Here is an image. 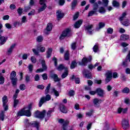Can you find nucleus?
Masks as SVG:
<instances>
[{"instance_id": "obj_1", "label": "nucleus", "mask_w": 130, "mask_h": 130, "mask_svg": "<svg viewBox=\"0 0 130 130\" xmlns=\"http://www.w3.org/2000/svg\"><path fill=\"white\" fill-rule=\"evenodd\" d=\"M52 112H54V109H52L51 110H49L47 113V114L45 115L46 113V111L45 110H43L42 112H39V111H37L35 113V117H36L37 118H41V119H42L44 118L45 119V121H47L48 119H49V118L51 116V113Z\"/></svg>"}, {"instance_id": "obj_2", "label": "nucleus", "mask_w": 130, "mask_h": 130, "mask_svg": "<svg viewBox=\"0 0 130 130\" xmlns=\"http://www.w3.org/2000/svg\"><path fill=\"white\" fill-rule=\"evenodd\" d=\"M16 76H17V73H16L15 71H12L10 74V79L11 81L13 87H16L17 86L18 78L16 77Z\"/></svg>"}, {"instance_id": "obj_3", "label": "nucleus", "mask_w": 130, "mask_h": 130, "mask_svg": "<svg viewBox=\"0 0 130 130\" xmlns=\"http://www.w3.org/2000/svg\"><path fill=\"white\" fill-rule=\"evenodd\" d=\"M51 100V96L49 94H47L46 96H43L41 98L39 102V106L41 107L42 105H43L44 103H45L46 101H49V100Z\"/></svg>"}, {"instance_id": "obj_4", "label": "nucleus", "mask_w": 130, "mask_h": 130, "mask_svg": "<svg viewBox=\"0 0 130 130\" xmlns=\"http://www.w3.org/2000/svg\"><path fill=\"white\" fill-rule=\"evenodd\" d=\"M45 2H46V0H40L39 4L42 6L38 10V13L39 14L41 13V12H43L46 9L47 6L45 4Z\"/></svg>"}, {"instance_id": "obj_5", "label": "nucleus", "mask_w": 130, "mask_h": 130, "mask_svg": "<svg viewBox=\"0 0 130 130\" xmlns=\"http://www.w3.org/2000/svg\"><path fill=\"white\" fill-rule=\"evenodd\" d=\"M71 33V30L69 28L66 29L65 30H64L61 35H60L59 38L60 40H62V39H64V38L69 37L70 36V34Z\"/></svg>"}, {"instance_id": "obj_6", "label": "nucleus", "mask_w": 130, "mask_h": 130, "mask_svg": "<svg viewBox=\"0 0 130 130\" xmlns=\"http://www.w3.org/2000/svg\"><path fill=\"white\" fill-rule=\"evenodd\" d=\"M3 100V105L4 108V110L7 111L8 109V96L6 95H4L2 99Z\"/></svg>"}, {"instance_id": "obj_7", "label": "nucleus", "mask_w": 130, "mask_h": 130, "mask_svg": "<svg viewBox=\"0 0 130 130\" xmlns=\"http://www.w3.org/2000/svg\"><path fill=\"white\" fill-rule=\"evenodd\" d=\"M121 124L123 129H127L129 127V123H128V119H123Z\"/></svg>"}, {"instance_id": "obj_8", "label": "nucleus", "mask_w": 130, "mask_h": 130, "mask_svg": "<svg viewBox=\"0 0 130 130\" xmlns=\"http://www.w3.org/2000/svg\"><path fill=\"white\" fill-rule=\"evenodd\" d=\"M128 62H130V51H129L128 54L126 56V59L123 61L122 65L124 68H126L128 66Z\"/></svg>"}, {"instance_id": "obj_9", "label": "nucleus", "mask_w": 130, "mask_h": 130, "mask_svg": "<svg viewBox=\"0 0 130 130\" xmlns=\"http://www.w3.org/2000/svg\"><path fill=\"white\" fill-rule=\"evenodd\" d=\"M107 77L105 80V84L109 83L112 79V72L111 71H108L106 73Z\"/></svg>"}, {"instance_id": "obj_10", "label": "nucleus", "mask_w": 130, "mask_h": 130, "mask_svg": "<svg viewBox=\"0 0 130 130\" xmlns=\"http://www.w3.org/2000/svg\"><path fill=\"white\" fill-rule=\"evenodd\" d=\"M82 74L86 79H92V74H91L89 70L84 69L82 72Z\"/></svg>"}, {"instance_id": "obj_11", "label": "nucleus", "mask_w": 130, "mask_h": 130, "mask_svg": "<svg viewBox=\"0 0 130 130\" xmlns=\"http://www.w3.org/2000/svg\"><path fill=\"white\" fill-rule=\"evenodd\" d=\"M58 121L59 123H63V130H68L67 125H68L70 122L69 121H64V119H59Z\"/></svg>"}, {"instance_id": "obj_12", "label": "nucleus", "mask_w": 130, "mask_h": 130, "mask_svg": "<svg viewBox=\"0 0 130 130\" xmlns=\"http://www.w3.org/2000/svg\"><path fill=\"white\" fill-rule=\"evenodd\" d=\"M93 26L94 25H93V24H89L85 27V30H86L87 34L92 35L93 33V30H92V28H93Z\"/></svg>"}, {"instance_id": "obj_13", "label": "nucleus", "mask_w": 130, "mask_h": 130, "mask_svg": "<svg viewBox=\"0 0 130 130\" xmlns=\"http://www.w3.org/2000/svg\"><path fill=\"white\" fill-rule=\"evenodd\" d=\"M91 60H92L91 58H90V60H89V59H88V58H87L86 57H84L82 59L81 62H79V66H87V63H88V62H89V61H91Z\"/></svg>"}, {"instance_id": "obj_14", "label": "nucleus", "mask_w": 130, "mask_h": 130, "mask_svg": "<svg viewBox=\"0 0 130 130\" xmlns=\"http://www.w3.org/2000/svg\"><path fill=\"white\" fill-rule=\"evenodd\" d=\"M59 109L62 113H68V109H67L66 106L62 104H60L59 105Z\"/></svg>"}, {"instance_id": "obj_15", "label": "nucleus", "mask_w": 130, "mask_h": 130, "mask_svg": "<svg viewBox=\"0 0 130 130\" xmlns=\"http://www.w3.org/2000/svg\"><path fill=\"white\" fill-rule=\"evenodd\" d=\"M31 109H32V105H29L27 107V110H24V115H25V116H31Z\"/></svg>"}, {"instance_id": "obj_16", "label": "nucleus", "mask_w": 130, "mask_h": 130, "mask_svg": "<svg viewBox=\"0 0 130 130\" xmlns=\"http://www.w3.org/2000/svg\"><path fill=\"white\" fill-rule=\"evenodd\" d=\"M102 102V100H101V99H99L97 98L93 99V104L95 107H99L100 103H101Z\"/></svg>"}, {"instance_id": "obj_17", "label": "nucleus", "mask_w": 130, "mask_h": 130, "mask_svg": "<svg viewBox=\"0 0 130 130\" xmlns=\"http://www.w3.org/2000/svg\"><path fill=\"white\" fill-rule=\"evenodd\" d=\"M96 93L100 97H103L104 96V90L102 89L99 88L96 89Z\"/></svg>"}, {"instance_id": "obj_18", "label": "nucleus", "mask_w": 130, "mask_h": 130, "mask_svg": "<svg viewBox=\"0 0 130 130\" xmlns=\"http://www.w3.org/2000/svg\"><path fill=\"white\" fill-rule=\"evenodd\" d=\"M39 61L42 64V69L43 70L44 72V71H46L47 70V66H46V64L45 63V60L43 59H40Z\"/></svg>"}, {"instance_id": "obj_19", "label": "nucleus", "mask_w": 130, "mask_h": 130, "mask_svg": "<svg viewBox=\"0 0 130 130\" xmlns=\"http://www.w3.org/2000/svg\"><path fill=\"white\" fill-rule=\"evenodd\" d=\"M50 77L55 82H59L60 81V79L58 78V76H57V74H51Z\"/></svg>"}, {"instance_id": "obj_20", "label": "nucleus", "mask_w": 130, "mask_h": 130, "mask_svg": "<svg viewBox=\"0 0 130 130\" xmlns=\"http://www.w3.org/2000/svg\"><path fill=\"white\" fill-rule=\"evenodd\" d=\"M82 24H83V20H79L74 24V28H75L76 29H78L79 27H81V25H82Z\"/></svg>"}, {"instance_id": "obj_21", "label": "nucleus", "mask_w": 130, "mask_h": 130, "mask_svg": "<svg viewBox=\"0 0 130 130\" xmlns=\"http://www.w3.org/2000/svg\"><path fill=\"white\" fill-rule=\"evenodd\" d=\"M56 15L57 18L58 20H61V19H62L63 18V16H64V14L63 13H61V11L58 10L56 12Z\"/></svg>"}, {"instance_id": "obj_22", "label": "nucleus", "mask_w": 130, "mask_h": 130, "mask_svg": "<svg viewBox=\"0 0 130 130\" xmlns=\"http://www.w3.org/2000/svg\"><path fill=\"white\" fill-rule=\"evenodd\" d=\"M120 39L123 41H126V40H128V39H129V36L125 34H122L120 36Z\"/></svg>"}, {"instance_id": "obj_23", "label": "nucleus", "mask_w": 130, "mask_h": 130, "mask_svg": "<svg viewBox=\"0 0 130 130\" xmlns=\"http://www.w3.org/2000/svg\"><path fill=\"white\" fill-rule=\"evenodd\" d=\"M78 6V0H73L71 3V10H74Z\"/></svg>"}, {"instance_id": "obj_24", "label": "nucleus", "mask_w": 130, "mask_h": 130, "mask_svg": "<svg viewBox=\"0 0 130 130\" xmlns=\"http://www.w3.org/2000/svg\"><path fill=\"white\" fill-rule=\"evenodd\" d=\"M0 42L1 45H3L4 43L7 42V39H6V37L0 35Z\"/></svg>"}, {"instance_id": "obj_25", "label": "nucleus", "mask_w": 130, "mask_h": 130, "mask_svg": "<svg viewBox=\"0 0 130 130\" xmlns=\"http://www.w3.org/2000/svg\"><path fill=\"white\" fill-rule=\"evenodd\" d=\"M68 75H69L68 70V68H66L64 72L61 76V78L64 79V78L68 77Z\"/></svg>"}, {"instance_id": "obj_26", "label": "nucleus", "mask_w": 130, "mask_h": 130, "mask_svg": "<svg viewBox=\"0 0 130 130\" xmlns=\"http://www.w3.org/2000/svg\"><path fill=\"white\" fill-rule=\"evenodd\" d=\"M126 15H127L126 12H123L121 16L119 18V21H120V22H122V21H123V20H124V19H125V18L126 17Z\"/></svg>"}, {"instance_id": "obj_27", "label": "nucleus", "mask_w": 130, "mask_h": 130, "mask_svg": "<svg viewBox=\"0 0 130 130\" xmlns=\"http://www.w3.org/2000/svg\"><path fill=\"white\" fill-rule=\"evenodd\" d=\"M15 46H16V44H13L12 45H11L10 46V48L8 49V54L10 55L11 54V53H12V52H13V49H14V48H15Z\"/></svg>"}, {"instance_id": "obj_28", "label": "nucleus", "mask_w": 130, "mask_h": 130, "mask_svg": "<svg viewBox=\"0 0 130 130\" xmlns=\"http://www.w3.org/2000/svg\"><path fill=\"white\" fill-rule=\"evenodd\" d=\"M64 59L65 60H69L70 59V52L66 51L64 54Z\"/></svg>"}, {"instance_id": "obj_29", "label": "nucleus", "mask_w": 130, "mask_h": 130, "mask_svg": "<svg viewBox=\"0 0 130 130\" xmlns=\"http://www.w3.org/2000/svg\"><path fill=\"white\" fill-rule=\"evenodd\" d=\"M66 69H67V68L64 67L63 64H60L57 67V71H62V70H66Z\"/></svg>"}, {"instance_id": "obj_30", "label": "nucleus", "mask_w": 130, "mask_h": 130, "mask_svg": "<svg viewBox=\"0 0 130 130\" xmlns=\"http://www.w3.org/2000/svg\"><path fill=\"white\" fill-rule=\"evenodd\" d=\"M71 80H75L76 84H80V78H76L75 75H73L72 77L71 78Z\"/></svg>"}, {"instance_id": "obj_31", "label": "nucleus", "mask_w": 130, "mask_h": 130, "mask_svg": "<svg viewBox=\"0 0 130 130\" xmlns=\"http://www.w3.org/2000/svg\"><path fill=\"white\" fill-rule=\"evenodd\" d=\"M51 53H52V49L49 48L47 52V58H49L51 56Z\"/></svg>"}, {"instance_id": "obj_32", "label": "nucleus", "mask_w": 130, "mask_h": 130, "mask_svg": "<svg viewBox=\"0 0 130 130\" xmlns=\"http://www.w3.org/2000/svg\"><path fill=\"white\" fill-rule=\"evenodd\" d=\"M50 86H51V84L49 83L48 84L46 88V89L45 90V94L46 95H47L48 93H49V90L50 89Z\"/></svg>"}, {"instance_id": "obj_33", "label": "nucleus", "mask_w": 130, "mask_h": 130, "mask_svg": "<svg viewBox=\"0 0 130 130\" xmlns=\"http://www.w3.org/2000/svg\"><path fill=\"white\" fill-rule=\"evenodd\" d=\"M38 50H39L40 49V51L41 52H45V47H42L40 45H39V46H37V47Z\"/></svg>"}, {"instance_id": "obj_34", "label": "nucleus", "mask_w": 130, "mask_h": 130, "mask_svg": "<svg viewBox=\"0 0 130 130\" xmlns=\"http://www.w3.org/2000/svg\"><path fill=\"white\" fill-rule=\"evenodd\" d=\"M126 111H127V109H122L121 108L118 109V112L119 113H121V112H122V113H126Z\"/></svg>"}, {"instance_id": "obj_35", "label": "nucleus", "mask_w": 130, "mask_h": 130, "mask_svg": "<svg viewBox=\"0 0 130 130\" xmlns=\"http://www.w3.org/2000/svg\"><path fill=\"white\" fill-rule=\"evenodd\" d=\"M122 25H123V26H125L126 27H127V26H129V21L128 20V19H126V20L125 21H121V22Z\"/></svg>"}, {"instance_id": "obj_36", "label": "nucleus", "mask_w": 130, "mask_h": 130, "mask_svg": "<svg viewBox=\"0 0 130 130\" xmlns=\"http://www.w3.org/2000/svg\"><path fill=\"white\" fill-rule=\"evenodd\" d=\"M76 67H77V62L75 60H73L71 62V69L72 70L75 69V68H76Z\"/></svg>"}, {"instance_id": "obj_37", "label": "nucleus", "mask_w": 130, "mask_h": 130, "mask_svg": "<svg viewBox=\"0 0 130 130\" xmlns=\"http://www.w3.org/2000/svg\"><path fill=\"white\" fill-rule=\"evenodd\" d=\"M5 83V77H3V74L0 73V85H3Z\"/></svg>"}, {"instance_id": "obj_38", "label": "nucleus", "mask_w": 130, "mask_h": 130, "mask_svg": "<svg viewBox=\"0 0 130 130\" xmlns=\"http://www.w3.org/2000/svg\"><path fill=\"white\" fill-rule=\"evenodd\" d=\"M99 27L96 28V30H99L100 29H102L104 27H105V23L104 22H101L99 23Z\"/></svg>"}, {"instance_id": "obj_39", "label": "nucleus", "mask_w": 130, "mask_h": 130, "mask_svg": "<svg viewBox=\"0 0 130 130\" xmlns=\"http://www.w3.org/2000/svg\"><path fill=\"white\" fill-rule=\"evenodd\" d=\"M47 31H51L52 30V24L51 23H48L46 27Z\"/></svg>"}, {"instance_id": "obj_40", "label": "nucleus", "mask_w": 130, "mask_h": 130, "mask_svg": "<svg viewBox=\"0 0 130 130\" xmlns=\"http://www.w3.org/2000/svg\"><path fill=\"white\" fill-rule=\"evenodd\" d=\"M23 115H25V112L24 109L20 110L17 113V116H23Z\"/></svg>"}, {"instance_id": "obj_41", "label": "nucleus", "mask_w": 130, "mask_h": 130, "mask_svg": "<svg viewBox=\"0 0 130 130\" xmlns=\"http://www.w3.org/2000/svg\"><path fill=\"white\" fill-rule=\"evenodd\" d=\"M19 102H20V101H19V100H14L13 107H14V108H16V107H17V106L18 105V104H19Z\"/></svg>"}, {"instance_id": "obj_42", "label": "nucleus", "mask_w": 130, "mask_h": 130, "mask_svg": "<svg viewBox=\"0 0 130 130\" xmlns=\"http://www.w3.org/2000/svg\"><path fill=\"white\" fill-rule=\"evenodd\" d=\"M112 5L113 7H115V8H118V7H119V3L116 1H113Z\"/></svg>"}, {"instance_id": "obj_43", "label": "nucleus", "mask_w": 130, "mask_h": 130, "mask_svg": "<svg viewBox=\"0 0 130 130\" xmlns=\"http://www.w3.org/2000/svg\"><path fill=\"white\" fill-rule=\"evenodd\" d=\"M96 13H97V11L93 10L88 13V17H91L92 16H93V15H95V14H96Z\"/></svg>"}, {"instance_id": "obj_44", "label": "nucleus", "mask_w": 130, "mask_h": 130, "mask_svg": "<svg viewBox=\"0 0 130 130\" xmlns=\"http://www.w3.org/2000/svg\"><path fill=\"white\" fill-rule=\"evenodd\" d=\"M93 50L94 52H97L99 50V45L95 44L93 47Z\"/></svg>"}, {"instance_id": "obj_45", "label": "nucleus", "mask_w": 130, "mask_h": 130, "mask_svg": "<svg viewBox=\"0 0 130 130\" xmlns=\"http://www.w3.org/2000/svg\"><path fill=\"white\" fill-rule=\"evenodd\" d=\"M71 48L72 49H73V50H76V49L77 48V43H72L71 44Z\"/></svg>"}, {"instance_id": "obj_46", "label": "nucleus", "mask_w": 130, "mask_h": 130, "mask_svg": "<svg viewBox=\"0 0 130 130\" xmlns=\"http://www.w3.org/2000/svg\"><path fill=\"white\" fill-rule=\"evenodd\" d=\"M122 93H125L126 94H128L129 93V88L127 87H125L122 90Z\"/></svg>"}, {"instance_id": "obj_47", "label": "nucleus", "mask_w": 130, "mask_h": 130, "mask_svg": "<svg viewBox=\"0 0 130 130\" xmlns=\"http://www.w3.org/2000/svg\"><path fill=\"white\" fill-rule=\"evenodd\" d=\"M105 12H106V10H105V8H104V7H101L100 8L99 13H100L101 14H104Z\"/></svg>"}, {"instance_id": "obj_48", "label": "nucleus", "mask_w": 130, "mask_h": 130, "mask_svg": "<svg viewBox=\"0 0 130 130\" xmlns=\"http://www.w3.org/2000/svg\"><path fill=\"white\" fill-rule=\"evenodd\" d=\"M36 40L37 42H42V41H43V37L41 36H39L37 38Z\"/></svg>"}, {"instance_id": "obj_49", "label": "nucleus", "mask_w": 130, "mask_h": 130, "mask_svg": "<svg viewBox=\"0 0 130 130\" xmlns=\"http://www.w3.org/2000/svg\"><path fill=\"white\" fill-rule=\"evenodd\" d=\"M34 67L33 66L32 64H29L28 66V69L29 70V73H32V72H33V69H34Z\"/></svg>"}, {"instance_id": "obj_50", "label": "nucleus", "mask_w": 130, "mask_h": 130, "mask_svg": "<svg viewBox=\"0 0 130 130\" xmlns=\"http://www.w3.org/2000/svg\"><path fill=\"white\" fill-rule=\"evenodd\" d=\"M99 6L97 3H94L93 4V10L97 12V10H98V7Z\"/></svg>"}, {"instance_id": "obj_51", "label": "nucleus", "mask_w": 130, "mask_h": 130, "mask_svg": "<svg viewBox=\"0 0 130 130\" xmlns=\"http://www.w3.org/2000/svg\"><path fill=\"white\" fill-rule=\"evenodd\" d=\"M52 90L54 92V95L56 97H58V96H59V93H58V91H57V90H55V88H52Z\"/></svg>"}, {"instance_id": "obj_52", "label": "nucleus", "mask_w": 130, "mask_h": 130, "mask_svg": "<svg viewBox=\"0 0 130 130\" xmlns=\"http://www.w3.org/2000/svg\"><path fill=\"white\" fill-rule=\"evenodd\" d=\"M103 5L104 7H107L108 6V3H109V1L108 0H102Z\"/></svg>"}, {"instance_id": "obj_53", "label": "nucleus", "mask_w": 130, "mask_h": 130, "mask_svg": "<svg viewBox=\"0 0 130 130\" xmlns=\"http://www.w3.org/2000/svg\"><path fill=\"white\" fill-rule=\"evenodd\" d=\"M31 81V79L30 78V76L26 75H25V82L26 83H29Z\"/></svg>"}, {"instance_id": "obj_54", "label": "nucleus", "mask_w": 130, "mask_h": 130, "mask_svg": "<svg viewBox=\"0 0 130 130\" xmlns=\"http://www.w3.org/2000/svg\"><path fill=\"white\" fill-rule=\"evenodd\" d=\"M30 60L32 63H36V62L37 61V60L36 59V57H35V56H31L30 57Z\"/></svg>"}, {"instance_id": "obj_55", "label": "nucleus", "mask_w": 130, "mask_h": 130, "mask_svg": "<svg viewBox=\"0 0 130 130\" xmlns=\"http://www.w3.org/2000/svg\"><path fill=\"white\" fill-rule=\"evenodd\" d=\"M107 32L108 34H112L113 33V28L110 27L107 29Z\"/></svg>"}, {"instance_id": "obj_56", "label": "nucleus", "mask_w": 130, "mask_h": 130, "mask_svg": "<svg viewBox=\"0 0 130 130\" xmlns=\"http://www.w3.org/2000/svg\"><path fill=\"white\" fill-rule=\"evenodd\" d=\"M0 119L2 121H4V119H5V113L4 111H2L0 114Z\"/></svg>"}, {"instance_id": "obj_57", "label": "nucleus", "mask_w": 130, "mask_h": 130, "mask_svg": "<svg viewBox=\"0 0 130 130\" xmlns=\"http://www.w3.org/2000/svg\"><path fill=\"white\" fill-rule=\"evenodd\" d=\"M17 13L20 16H21L23 14V8H19L17 10Z\"/></svg>"}, {"instance_id": "obj_58", "label": "nucleus", "mask_w": 130, "mask_h": 130, "mask_svg": "<svg viewBox=\"0 0 130 130\" xmlns=\"http://www.w3.org/2000/svg\"><path fill=\"white\" fill-rule=\"evenodd\" d=\"M93 112H94V110L91 109L89 112L86 113V115H87V116H91L93 114Z\"/></svg>"}, {"instance_id": "obj_59", "label": "nucleus", "mask_w": 130, "mask_h": 130, "mask_svg": "<svg viewBox=\"0 0 130 130\" xmlns=\"http://www.w3.org/2000/svg\"><path fill=\"white\" fill-rule=\"evenodd\" d=\"M19 88L20 90H21V91H24V90L26 89V85H25L24 84H22L20 85Z\"/></svg>"}, {"instance_id": "obj_60", "label": "nucleus", "mask_w": 130, "mask_h": 130, "mask_svg": "<svg viewBox=\"0 0 130 130\" xmlns=\"http://www.w3.org/2000/svg\"><path fill=\"white\" fill-rule=\"evenodd\" d=\"M32 50L35 55H39V51H38V50H36V49H32Z\"/></svg>"}, {"instance_id": "obj_61", "label": "nucleus", "mask_w": 130, "mask_h": 130, "mask_svg": "<svg viewBox=\"0 0 130 130\" xmlns=\"http://www.w3.org/2000/svg\"><path fill=\"white\" fill-rule=\"evenodd\" d=\"M52 60L54 61L55 67H57V59L55 57H53L52 58Z\"/></svg>"}, {"instance_id": "obj_62", "label": "nucleus", "mask_w": 130, "mask_h": 130, "mask_svg": "<svg viewBox=\"0 0 130 130\" xmlns=\"http://www.w3.org/2000/svg\"><path fill=\"white\" fill-rule=\"evenodd\" d=\"M79 18V12H77L74 16H73V20L75 21L77 20V19Z\"/></svg>"}, {"instance_id": "obj_63", "label": "nucleus", "mask_w": 130, "mask_h": 130, "mask_svg": "<svg viewBox=\"0 0 130 130\" xmlns=\"http://www.w3.org/2000/svg\"><path fill=\"white\" fill-rule=\"evenodd\" d=\"M69 96H70L71 97L72 96H74V95H75V91H74L73 90L69 91Z\"/></svg>"}, {"instance_id": "obj_64", "label": "nucleus", "mask_w": 130, "mask_h": 130, "mask_svg": "<svg viewBox=\"0 0 130 130\" xmlns=\"http://www.w3.org/2000/svg\"><path fill=\"white\" fill-rule=\"evenodd\" d=\"M94 83L95 84H98V85H100V84H101L102 83V81L101 80H97L95 79L94 80Z\"/></svg>"}]
</instances>
